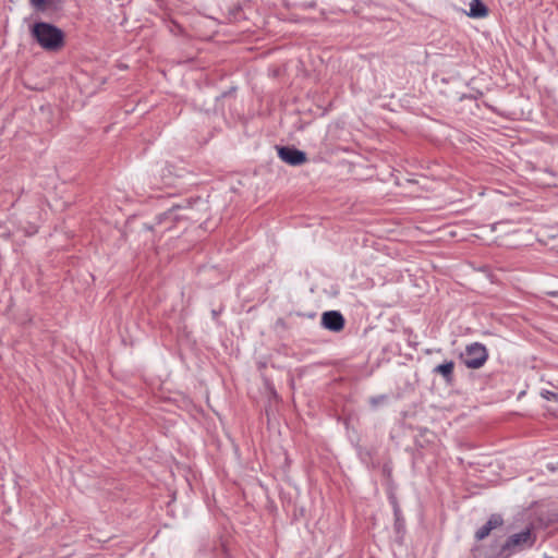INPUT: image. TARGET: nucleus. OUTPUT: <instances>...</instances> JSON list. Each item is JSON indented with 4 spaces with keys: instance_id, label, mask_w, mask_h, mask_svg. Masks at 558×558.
Instances as JSON below:
<instances>
[{
    "instance_id": "nucleus-5",
    "label": "nucleus",
    "mask_w": 558,
    "mask_h": 558,
    "mask_svg": "<svg viewBox=\"0 0 558 558\" xmlns=\"http://www.w3.org/2000/svg\"><path fill=\"white\" fill-rule=\"evenodd\" d=\"M322 325L330 331L338 332L343 329L344 319L339 312L330 311L323 314Z\"/></svg>"
},
{
    "instance_id": "nucleus-3",
    "label": "nucleus",
    "mask_w": 558,
    "mask_h": 558,
    "mask_svg": "<svg viewBox=\"0 0 558 558\" xmlns=\"http://www.w3.org/2000/svg\"><path fill=\"white\" fill-rule=\"evenodd\" d=\"M488 357V353L486 348L478 343L474 342L465 348V351L461 354L462 362L469 368H480L482 367Z\"/></svg>"
},
{
    "instance_id": "nucleus-10",
    "label": "nucleus",
    "mask_w": 558,
    "mask_h": 558,
    "mask_svg": "<svg viewBox=\"0 0 558 558\" xmlns=\"http://www.w3.org/2000/svg\"><path fill=\"white\" fill-rule=\"evenodd\" d=\"M541 395L544 399L549 400V401L558 400V395L553 391H549V390H544V391H542Z\"/></svg>"
},
{
    "instance_id": "nucleus-2",
    "label": "nucleus",
    "mask_w": 558,
    "mask_h": 558,
    "mask_svg": "<svg viewBox=\"0 0 558 558\" xmlns=\"http://www.w3.org/2000/svg\"><path fill=\"white\" fill-rule=\"evenodd\" d=\"M535 541L536 536L532 530L525 529L520 533L511 535L502 545L501 550L507 553V555H512L514 553L531 548Z\"/></svg>"
},
{
    "instance_id": "nucleus-8",
    "label": "nucleus",
    "mask_w": 558,
    "mask_h": 558,
    "mask_svg": "<svg viewBox=\"0 0 558 558\" xmlns=\"http://www.w3.org/2000/svg\"><path fill=\"white\" fill-rule=\"evenodd\" d=\"M453 366V362H446L444 364L438 365L435 368V372L439 373L445 378H449L452 375Z\"/></svg>"
},
{
    "instance_id": "nucleus-11",
    "label": "nucleus",
    "mask_w": 558,
    "mask_h": 558,
    "mask_svg": "<svg viewBox=\"0 0 558 558\" xmlns=\"http://www.w3.org/2000/svg\"><path fill=\"white\" fill-rule=\"evenodd\" d=\"M32 5L37 10H43L46 4V0H29Z\"/></svg>"
},
{
    "instance_id": "nucleus-4",
    "label": "nucleus",
    "mask_w": 558,
    "mask_h": 558,
    "mask_svg": "<svg viewBox=\"0 0 558 558\" xmlns=\"http://www.w3.org/2000/svg\"><path fill=\"white\" fill-rule=\"evenodd\" d=\"M278 156L290 166H300L306 162L305 153L292 147H278Z\"/></svg>"
},
{
    "instance_id": "nucleus-9",
    "label": "nucleus",
    "mask_w": 558,
    "mask_h": 558,
    "mask_svg": "<svg viewBox=\"0 0 558 558\" xmlns=\"http://www.w3.org/2000/svg\"><path fill=\"white\" fill-rule=\"evenodd\" d=\"M187 210V208H182L181 206L172 207L168 213H166L167 219L173 220V219H180L183 217H186V215H179L178 211L180 210Z\"/></svg>"
},
{
    "instance_id": "nucleus-7",
    "label": "nucleus",
    "mask_w": 558,
    "mask_h": 558,
    "mask_svg": "<svg viewBox=\"0 0 558 558\" xmlns=\"http://www.w3.org/2000/svg\"><path fill=\"white\" fill-rule=\"evenodd\" d=\"M469 15L471 17H484L487 15V9L482 3L481 0H472L470 3V12Z\"/></svg>"
},
{
    "instance_id": "nucleus-12",
    "label": "nucleus",
    "mask_w": 558,
    "mask_h": 558,
    "mask_svg": "<svg viewBox=\"0 0 558 558\" xmlns=\"http://www.w3.org/2000/svg\"><path fill=\"white\" fill-rule=\"evenodd\" d=\"M383 399H384V397H379L378 399H375V398H374V399H372V403H373V405H376V404H377L380 400H383Z\"/></svg>"
},
{
    "instance_id": "nucleus-6",
    "label": "nucleus",
    "mask_w": 558,
    "mask_h": 558,
    "mask_svg": "<svg viewBox=\"0 0 558 558\" xmlns=\"http://www.w3.org/2000/svg\"><path fill=\"white\" fill-rule=\"evenodd\" d=\"M501 524H502L501 517L498 515V514H493L489 518V520L487 521V523L485 525H483L481 529L477 530V532L475 534V537L478 541L484 539L485 537H487L489 535L492 530L500 526Z\"/></svg>"
},
{
    "instance_id": "nucleus-1",
    "label": "nucleus",
    "mask_w": 558,
    "mask_h": 558,
    "mask_svg": "<svg viewBox=\"0 0 558 558\" xmlns=\"http://www.w3.org/2000/svg\"><path fill=\"white\" fill-rule=\"evenodd\" d=\"M32 35L46 50H58L63 45V33L48 23H36L32 28Z\"/></svg>"
}]
</instances>
